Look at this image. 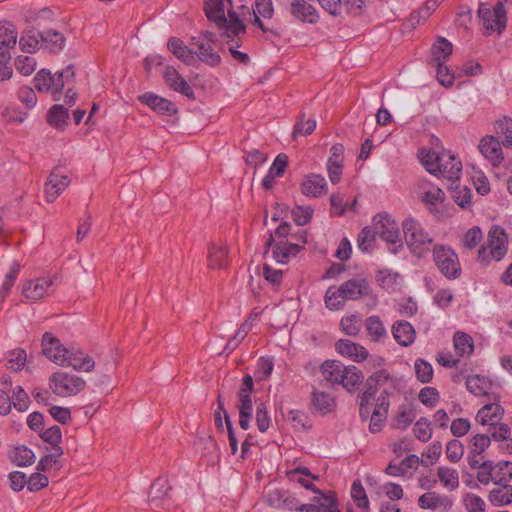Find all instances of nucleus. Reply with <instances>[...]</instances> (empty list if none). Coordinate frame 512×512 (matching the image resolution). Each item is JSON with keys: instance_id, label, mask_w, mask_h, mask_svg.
I'll return each mask as SVG.
<instances>
[{"instance_id": "obj_1", "label": "nucleus", "mask_w": 512, "mask_h": 512, "mask_svg": "<svg viewBox=\"0 0 512 512\" xmlns=\"http://www.w3.org/2000/svg\"><path fill=\"white\" fill-rule=\"evenodd\" d=\"M204 12L207 19L220 31L224 41L230 42L245 35L246 26L238 13L228 8L226 16L224 0H204Z\"/></svg>"}, {"instance_id": "obj_2", "label": "nucleus", "mask_w": 512, "mask_h": 512, "mask_svg": "<svg viewBox=\"0 0 512 512\" xmlns=\"http://www.w3.org/2000/svg\"><path fill=\"white\" fill-rule=\"evenodd\" d=\"M420 160L426 170L434 175L440 174L454 184L462 173V163L450 151L441 152L421 149Z\"/></svg>"}, {"instance_id": "obj_3", "label": "nucleus", "mask_w": 512, "mask_h": 512, "mask_svg": "<svg viewBox=\"0 0 512 512\" xmlns=\"http://www.w3.org/2000/svg\"><path fill=\"white\" fill-rule=\"evenodd\" d=\"M75 80L74 65L70 64L60 72L52 74L48 69L39 70L35 77V87L39 92H50L54 101H60L62 91L66 84H70Z\"/></svg>"}, {"instance_id": "obj_4", "label": "nucleus", "mask_w": 512, "mask_h": 512, "mask_svg": "<svg viewBox=\"0 0 512 512\" xmlns=\"http://www.w3.org/2000/svg\"><path fill=\"white\" fill-rule=\"evenodd\" d=\"M402 229L407 247L418 257H423L433 243V238L424 230L422 225L413 218H407L402 223Z\"/></svg>"}, {"instance_id": "obj_5", "label": "nucleus", "mask_w": 512, "mask_h": 512, "mask_svg": "<svg viewBox=\"0 0 512 512\" xmlns=\"http://www.w3.org/2000/svg\"><path fill=\"white\" fill-rule=\"evenodd\" d=\"M219 40L215 33L209 30H202L197 36L190 38L189 44L194 49V56L211 66L216 67L221 63V56L216 50Z\"/></svg>"}, {"instance_id": "obj_6", "label": "nucleus", "mask_w": 512, "mask_h": 512, "mask_svg": "<svg viewBox=\"0 0 512 512\" xmlns=\"http://www.w3.org/2000/svg\"><path fill=\"white\" fill-rule=\"evenodd\" d=\"M507 244L505 231L500 226H492L487 244L478 251V261L489 264L491 260H502L507 253Z\"/></svg>"}, {"instance_id": "obj_7", "label": "nucleus", "mask_w": 512, "mask_h": 512, "mask_svg": "<svg viewBox=\"0 0 512 512\" xmlns=\"http://www.w3.org/2000/svg\"><path fill=\"white\" fill-rule=\"evenodd\" d=\"M377 235L389 245V250L396 254L403 249L400 229L396 221L387 213L378 214L373 219Z\"/></svg>"}, {"instance_id": "obj_8", "label": "nucleus", "mask_w": 512, "mask_h": 512, "mask_svg": "<svg viewBox=\"0 0 512 512\" xmlns=\"http://www.w3.org/2000/svg\"><path fill=\"white\" fill-rule=\"evenodd\" d=\"M85 386V380L75 374L58 371L49 377V388L59 397L76 396Z\"/></svg>"}, {"instance_id": "obj_9", "label": "nucleus", "mask_w": 512, "mask_h": 512, "mask_svg": "<svg viewBox=\"0 0 512 512\" xmlns=\"http://www.w3.org/2000/svg\"><path fill=\"white\" fill-rule=\"evenodd\" d=\"M433 259L439 271L447 279H457L461 274V266L457 254L450 247L435 245Z\"/></svg>"}, {"instance_id": "obj_10", "label": "nucleus", "mask_w": 512, "mask_h": 512, "mask_svg": "<svg viewBox=\"0 0 512 512\" xmlns=\"http://www.w3.org/2000/svg\"><path fill=\"white\" fill-rule=\"evenodd\" d=\"M478 15L489 34L495 30L500 34L506 28L507 17L502 2H498L492 9L487 4H481Z\"/></svg>"}, {"instance_id": "obj_11", "label": "nucleus", "mask_w": 512, "mask_h": 512, "mask_svg": "<svg viewBox=\"0 0 512 512\" xmlns=\"http://www.w3.org/2000/svg\"><path fill=\"white\" fill-rule=\"evenodd\" d=\"M41 345L43 354L50 361L61 367L65 366L69 350L63 346L57 337L46 332L43 334Z\"/></svg>"}, {"instance_id": "obj_12", "label": "nucleus", "mask_w": 512, "mask_h": 512, "mask_svg": "<svg viewBox=\"0 0 512 512\" xmlns=\"http://www.w3.org/2000/svg\"><path fill=\"white\" fill-rule=\"evenodd\" d=\"M69 184L70 179L67 175L59 174L57 170H53L45 182L44 192L46 200L54 202Z\"/></svg>"}, {"instance_id": "obj_13", "label": "nucleus", "mask_w": 512, "mask_h": 512, "mask_svg": "<svg viewBox=\"0 0 512 512\" xmlns=\"http://www.w3.org/2000/svg\"><path fill=\"white\" fill-rule=\"evenodd\" d=\"M139 101L161 115H174L178 111L176 105L170 100L162 98L152 92H146L140 95Z\"/></svg>"}, {"instance_id": "obj_14", "label": "nucleus", "mask_w": 512, "mask_h": 512, "mask_svg": "<svg viewBox=\"0 0 512 512\" xmlns=\"http://www.w3.org/2000/svg\"><path fill=\"white\" fill-rule=\"evenodd\" d=\"M418 505L421 509L448 512L453 506V501L446 495H440L436 492H427L419 497Z\"/></svg>"}, {"instance_id": "obj_15", "label": "nucleus", "mask_w": 512, "mask_h": 512, "mask_svg": "<svg viewBox=\"0 0 512 512\" xmlns=\"http://www.w3.org/2000/svg\"><path fill=\"white\" fill-rule=\"evenodd\" d=\"M501 145V141H499L495 136H485L480 141L479 150L493 166H498L503 161Z\"/></svg>"}, {"instance_id": "obj_16", "label": "nucleus", "mask_w": 512, "mask_h": 512, "mask_svg": "<svg viewBox=\"0 0 512 512\" xmlns=\"http://www.w3.org/2000/svg\"><path fill=\"white\" fill-rule=\"evenodd\" d=\"M339 287L343 297L347 300H357L370 292L368 282L362 277L350 279Z\"/></svg>"}, {"instance_id": "obj_17", "label": "nucleus", "mask_w": 512, "mask_h": 512, "mask_svg": "<svg viewBox=\"0 0 512 512\" xmlns=\"http://www.w3.org/2000/svg\"><path fill=\"white\" fill-rule=\"evenodd\" d=\"M52 284V280L44 277L30 280L23 285L22 293L27 299L40 300L49 294Z\"/></svg>"}, {"instance_id": "obj_18", "label": "nucleus", "mask_w": 512, "mask_h": 512, "mask_svg": "<svg viewBox=\"0 0 512 512\" xmlns=\"http://www.w3.org/2000/svg\"><path fill=\"white\" fill-rule=\"evenodd\" d=\"M327 182L319 174H308L304 177L300 189L303 195L307 197H319L326 192Z\"/></svg>"}, {"instance_id": "obj_19", "label": "nucleus", "mask_w": 512, "mask_h": 512, "mask_svg": "<svg viewBox=\"0 0 512 512\" xmlns=\"http://www.w3.org/2000/svg\"><path fill=\"white\" fill-rule=\"evenodd\" d=\"M335 349L339 354L355 362H361L368 357V351L365 347L347 339L338 340L335 343Z\"/></svg>"}, {"instance_id": "obj_20", "label": "nucleus", "mask_w": 512, "mask_h": 512, "mask_svg": "<svg viewBox=\"0 0 512 512\" xmlns=\"http://www.w3.org/2000/svg\"><path fill=\"white\" fill-rule=\"evenodd\" d=\"M389 380V374L385 371H377L366 380V390L360 396L359 406L370 405L379 386L384 385Z\"/></svg>"}, {"instance_id": "obj_21", "label": "nucleus", "mask_w": 512, "mask_h": 512, "mask_svg": "<svg viewBox=\"0 0 512 512\" xmlns=\"http://www.w3.org/2000/svg\"><path fill=\"white\" fill-rule=\"evenodd\" d=\"M164 78L167 85L189 99H194L195 94L187 81L172 67H167L164 72Z\"/></svg>"}, {"instance_id": "obj_22", "label": "nucleus", "mask_w": 512, "mask_h": 512, "mask_svg": "<svg viewBox=\"0 0 512 512\" xmlns=\"http://www.w3.org/2000/svg\"><path fill=\"white\" fill-rule=\"evenodd\" d=\"M17 43V31L13 24L4 22L0 24V57L11 58L10 49Z\"/></svg>"}, {"instance_id": "obj_23", "label": "nucleus", "mask_w": 512, "mask_h": 512, "mask_svg": "<svg viewBox=\"0 0 512 512\" xmlns=\"http://www.w3.org/2000/svg\"><path fill=\"white\" fill-rule=\"evenodd\" d=\"M64 367H72L76 371L91 372L95 367V361L81 350L70 351L67 355Z\"/></svg>"}, {"instance_id": "obj_24", "label": "nucleus", "mask_w": 512, "mask_h": 512, "mask_svg": "<svg viewBox=\"0 0 512 512\" xmlns=\"http://www.w3.org/2000/svg\"><path fill=\"white\" fill-rule=\"evenodd\" d=\"M392 334L395 341L404 347L410 346L416 337L414 327L406 320L396 321L392 326Z\"/></svg>"}, {"instance_id": "obj_25", "label": "nucleus", "mask_w": 512, "mask_h": 512, "mask_svg": "<svg viewBox=\"0 0 512 512\" xmlns=\"http://www.w3.org/2000/svg\"><path fill=\"white\" fill-rule=\"evenodd\" d=\"M504 409L498 403L484 405L477 413L476 420L482 425L495 426L496 421L501 420Z\"/></svg>"}, {"instance_id": "obj_26", "label": "nucleus", "mask_w": 512, "mask_h": 512, "mask_svg": "<svg viewBox=\"0 0 512 512\" xmlns=\"http://www.w3.org/2000/svg\"><path fill=\"white\" fill-rule=\"evenodd\" d=\"M167 47L169 51L186 65H191L195 62L194 49L185 45L181 39L171 37L168 40Z\"/></svg>"}, {"instance_id": "obj_27", "label": "nucleus", "mask_w": 512, "mask_h": 512, "mask_svg": "<svg viewBox=\"0 0 512 512\" xmlns=\"http://www.w3.org/2000/svg\"><path fill=\"white\" fill-rule=\"evenodd\" d=\"M344 371L345 365L337 360H327L321 366L324 379L331 384L343 382Z\"/></svg>"}, {"instance_id": "obj_28", "label": "nucleus", "mask_w": 512, "mask_h": 512, "mask_svg": "<svg viewBox=\"0 0 512 512\" xmlns=\"http://www.w3.org/2000/svg\"><path fill=\"white\" fill-rule=\"evenodd\" d=\"M170 486L166 479L158 478L156 479L150 487L148 501L152 508H157L161 506L164 499L168 496V492L170 491Z\"/></svg>"}, {"instance_id": "obj_29", "label": "nucleus", "mask_w": 512, "mask_h": 512, "mask_svg": "<svg viewBox=\"0 0 512 512\" xmlns=\"http://www.w3.org/2000/svg\"><path fill=\"white\" fill-rule=\"evenodd\" d=\"M419 464H424V462L417 455L411 454L398 465L390 463L385 472L390 476H401L405 475L410 469L416 470Z\"/></svg>"}, {"instance_id": "obj_30", "label": "nucleus", "mask_w": 512, "mask_h": 512, "mask_svg": "<svg viewBox=\"0 0 512 512\" xmlns=\"http://www.w3.org/2000/svg\"><path fill=\"white\" fill-rule=\"evenodd\" d=\"M499 487L490 491L488 495L489 502L495 506H507L512 503V485L508 483L497 484Z\"/></svg>"}, {"instance_id": "obj_31", "label": "nucleus", "mask_w": 512, "mask_h": 512, "mask_svg": "<svg viewBox=\"0 0 512 512\" xmlns=\"http://www.w3.org/2000/svg\"><path fill=\"white\" fill-rule=\"evenodd\" d=\"M494 131L497 139L505 148H512V119L504 116L494 124Z\"/></svg>"}, {"instance_id": "obj_32", "label": "nucleus", "mask_w": 512, "mask_h": 512, "mask_svg": "<svg viewBox=\"0 0 512 512\" xmlns=\"http://www.w3.org/2000/svg\"><path fill=\"white\" fill-rule=\"evenodd\" d=\"M303 246L296 243L280 242L273 249V257L276 262L285 264L291 256H296Z\"/></svg>"}, {"instance_id": "obj_33", "label": "nucleus", "mask_w": 512, "mask_h": 512, "mask_svg": "<svg viewBox=\"0 0 512 512\" xmlns=\"http://www.w3.org/2000/svg\"><path fill=\"white\" fill-rule=\"evenodd\" d=\"M9 459L16 466L26 467L32 465L35 462L36 457L34 452L30 448L22 445L14 447L9 452Z\"/></svg>"}, {"instance_id": "obj_34", "label": "nucleus", "mask_w": 512, "mask_h": 512, "mask_svg": "<svg viewBox=\"0 0 512 512\" xmlns=\"http://www.w3.org/2000/svg\"><path fill=\"white\" fill-rule=\"evenodd\" d=\"M416 418V411L412 406L402 405L398 408L392 419V427L398 430H405Z\"/></svg>"}, {"instance_id": "obj_35", "label": "nucleus", "mask_w": 512, "mask_h": 512, "mask_svg": "<svg viewBox=\"0 0 512 512\" xmlns=\"http://www.w3.org/2000/svg\"><path fill=\"white\" fill-rule=\"evenodd\" d=\"M65 43L64 36L54 30H47L42 32L41 36V46L52 53L60 52Z\"/></svg>"}, {"instance_id": "obj_36", "label": "nucleus", "mask_w": 512, "mask_h": 512, "mask_svg": "<svg viewBox=\"0 0 512 512\" xmlns=\"http://www.w3.org/2000/svg\"><path fill=\"white\" fill-rule=\"evenodd\" d=\"M364 376L362 372L353 365L345 366V371L343 372V382L340 384L348 391L354 392L357 390L358 386L363 382Z\"/></svg>"}, {"instance_id": "obj_37", "label": "nucleus", "mask_w": 512, "mask_h": 512, "mask_svg": "<svg viewBox=\"0 0 512 512\" xmlns=\"http://www.w3.org/2000/svg\"><path fill=\"white\" fill-rule=\"evenodd\" d=\"M42 32L36 30L24 31L19 40L21 50L26 53L36 52L41 45Z\"/></svg>"}, {"instance_id": "obj_38", "label": "nucleus", "mask_w": 512, "mask_h": 512, "mask_svg": "<svg viewBox=\"0 0 512 512\" xmlns=\"http://www.w3.org/2000/svg\"><path fill=\"white\" fill-rule=\"evenodd\" d=\"M466 387L472 394L476 396H488L491 389V382L479 375H472L466 379Z\"/></svg>"}, {"instance_id": "obj_39", "label": "nucleus", "mask_w": 512, "mask_h": 512, "mask_svg": "<svg viewBox=\"0 0 512 512\" xmlns=\"http://www.w3.org/2000/svg\"><path fill=\"white\" fill-rule=\"evenodd\" d=\"M195 445L205 456H212V461L216 462L220 458L219 446L216 440L211 436L198 437Z\"/></svg>"}, {"instance_id": "obj_40", "label": "nucleus", "mask_w": 512, "mask_h": 512, "mask_svg": "<svg viewBox=\"0 0 512 512\" xmlns=\"http://www.w3.org/2000/svg\"><path fill=\"white\" fill-rule=\"evenodd\" d=\"M227 248L222 244L212 243L208 252L210 268H223L226 266Z\"/></svg>"}, {"instance_id": "obj_41", "label": "nucleus", "mask_w": 512, "mask_h": 512, "mask_svg": "<svg viewBox=\"0 0 512 512\" xmlns=\"http://www.w3.org/2000/svg\"><path fill=\"white\" fill-rule=\"evenodd\" d=\"M68 116V111L63 105L55 104L48 111L47 121L51 126L62 130L67 124Z\"/></svg>"}, {"instance_id": "obj_42", "label": "nucleus", "mask_w": 512, "mask_h": 512, "mask_svg": "<svg viewBox=\"0 0 512 512\" xmlns=\"http://www.w3.org/2000/svg\"><path fill=\"white\" fill-rule=\"evenodd\" d=\"M452 50V43L443 37H439L432 46V57L435 64L445 63L452 54Z\"/></svg>"}, {"instance_id": "obj_43", "label": "nucleus", "mask_w": 512, "mask_h": 512, "mask_svg": "<svg viewBox=\"0 0 512 512\" xmlns=\"http://www.w3.org/2000/svg\"><path fill=\"white\" fill-rule=\"evenodd\" d=\"M454 347L459 356L471 355L474 350L473 339L464 332H456L453 337Z\"/></svg>"}, {"instance_id": "obj_44", "label": "nucleus", "mask_w": 512, "mask_h": 512, "mask_svg": "<svg viewBox=\"0 0 512 512\" xmlns=\"http://www.w3.org/2000/svg\"><path fill=\"white\" fill-rule=\"evenodd\" d=\"M312 405L316 411H319L321 414H327L333 410L335 401L325 392L314 391L312 394Z\"/></svg>"}, {"instance_id": "obj_45", "label": "nucleus", "mask_w": 512, "mask_h": 512, "mask_svg": "<svg viewBox=\"0 0 512 512\" xmlns=\"http://www.w3.org/2000/svg\"><path fill=\"white\" fill-rule=\"evenodd\" d=\"M437 475L442 485L448 490H455L459 487L458 472L449 467H438Z\"/></svg>"}, {"instance_id": "obj_46", "label": "nucleus", "mask_w": 512, "mask_h": 512, "mask_svg": "<svg viewBox=\"0 0 512 512\" xmlns=\"http://www.w3.org/2000/svg\"><path fill=\"white\" fill-rule=\"evenodd\" d=\"M365 327L371 340L378 342L386 336V330L382 321L377 316H370L366 319Z\"/></svg>"}, {"instance_id": "obj_47", "label": "nucleus", "mask_w": 512, "mask_h": 512, "mask_svg": "<svg viewBox=\"0 0 512 512\" xmlns=\"http://www.w3.org/2000/svg\"><path fill=\"white\" fill-rule=\"evenodd\" d=\"M449 189L451 191V197L459 207L462 209H469L471 207L472 192L467 186H451Z\"/></svg>"}, {"instance_id": "obj_48", "label": "nucleus", "mask_w": 512, "mask_h": 512, "mask_svg": "<svg viewBox=\"0 0 512 512\" xmlns=\"http://www.w3.org/2000/svg\"><path fill=\"white\" fill-rule=\"evenodd\" d=\"M341 329L342 331L350 336L357 335L362 327V319L359 315H350L343 317L341 320Z\"/></svg>"}, {"instance_id": "obj_49", "label": "nucleus", "mask_w": 512, "mask_h": 512, "mask_svg": "<svg viewBox=\"0 0 512 512\" xmlns=\"http://www.w3.org/2000/svg\"><path fill=\"white\" fill-rule=\"evenodd\" d=\"M351 497L356 503L357 507L361 509L369 508V500L360 480H355L353 482L351 487Z\"/></svg>"}, {"instance_id": "obj_50", "label": "nucleus", "mask_w": 512, "mask_h": 512, "mask_svg": "<svg viewBox=\"0 0 512 512\" xmlns=\"http://www.w3.org/2000/svg\"><path fill=\"white\" fill-rule=\"evenodd\" d=\"M63 455V448L56 447L52 448V452L50 454L45 455L40 459L37 465L38 471H46L50 470L54 465L59 464V458Z\"/></svg>"}, {"instance_id": "obj_51", "label": "nucleus", "mask_w": 512, "mask_h": 512, "mask_svg": "<svg viewBox=\"0 0 512 512\" xmlns=\"http://www.w3.org/2000/svg\"><path fill=\"white\" fill-rule=\"evenodd\" d=\"M415 437L421 442H427L432 437L431 422L421 417L414 425L413 428Z\"/></svg>"}, {"instance_id": "obj_52", "label": "nucleus", "mask_w": 512, "mask_h": 512, "mask_svg": "<svg viewBox=\"0 0 512 512\" xmlns=\"http://www.w3.org/2000/svg\"><path fill=\"white\" fill-rule=\"evenodd\" d=\"M274 363L271 358L260 357L257 361V368L254 372L256 381H265L273 371Z\"/></svg>"}, {"instance_id": "obj_53", "label": "nucleus", "mask_w": 512, "mask_h": 512, "mask_svg": "<svg viewBox=\"0 0 512 512\" xmlns=\"http://www.w3.org/2000/svg\"><path fill=\"white\" fill-rule=\"evenodd\" d=\"M27 359L26 352L23 349H15L7 354V367L13 371H19L25 365Z\"/></svg>"}, {"instance_id": "obj_54", "label": "nucleus", "mask_w": 512, "mask_h": 512, "mask_svg": "<svg viewBox=\"0 0 512 512\" xmlns=\"http://www.w3.org/2000/svg\"><path fill=\"white\" fill-rule=\"evenodd\" d=\"M345 298L338 289L329 288L325 294V304L330 310H339L344 306Z\"/></svg>"}, {"instance_id": "obj_55", "label": "nucleus", "mask_w": 512, "mask_h": 512, "mask_svg": "<svg viewBox=\"0 0 512 512\" xmlns=\"http://www.w3.org/2000/svg\"><path fill=\"white\" fill-rule=\"evenodd\" d=\"M270 416L264 402L256 401V422L258 430L262 433L266 432L270 427Z\"/></svg>"}, {"instance_id": "obj_56", "label": "nucleus", "mask_w": 512, "mask_h": 512, "mask_svg": "<svg viewBox=\"0 0 512 512\" xmlns=\"http://www.w3.org/2000/svg\"><path fill=\"white\" fill-rule=\"evenodd\" d=\"M417 379L422 383H429L433 377V368L430 363L417 359L414 364Z\"/></svg>"}, {"instance_id": "obj_57", "label": "nucleus", "mask_w": 512, "mask_h": 512, "mask_svg": "<svg viewBox=\"0 0 512 512\" xmlns=\"http://www.w3.org/2000/svg\"><path fill=\"white\" fill-rule=\"evenodd\" d=\"M316 128V120L313 118L305 119V115L302 114L294 126L293 137L297 135H310Z\"/></svg>"}, {"instance_id": "obj_58", "label": "nucleus", "mask_w": 512, "mask_h": 512, "mask_svg": "<svg viewBox=\"0 0 512 512\" xmlns=\"http://www.w3.org/2000/svg\"><path fill=\"white\" fill-rule=\"evenodd\" d=\"M20 271V265L16 262H14L10 268V271L6 274L5 279L1 285L0 288V296L2 298L6 297L7 294L10 292L11 288L13 287L18 273Z\"/></svg>"}, {"instance_id": "obj_59", "label": "nucleus", "mask_w": 512, "mask_h": 512, "mask_svg": "<svg viewBox=\"0 0 512 512\" xmlns=\"http://www.w3.org/2000/svg\"><path fill=\"white\" fill-rule=\"evenodd\" d=\"M15 68L22 75L29 76L36 69V61L30 56H18L15 59Z\"/></svg>"}, {"instance_id": "obj_60", "label": "nucleus", "mask_w": 512, "mask_h": 512, "mask_svg": "<svg viewBox=\"0 0 512 512\" xmlns=\"http://www.w3.org/2000/svg\"><path fill=\"white\" fill-rule=\"evenodd\" d=\"M41 438L44 442L49 443L52 448L61 447L59 445L62 440L61 428L58 425H53L41 433Z\"/></svg>"}, {"instance_id": "obj_61", "label": "nucleus", "mask_w": 512, "mask_h": 512, "mask_svg": "<svg viewBox=\"0 0 512 512\" xmlns=\"http://www.w3.org/2000/svg\"><path fill=\"white\" fill-rule=\"evenodd\" d=\"M498 473L495 475V484H505L512 479V462L501 461L496 465Z\"/></svg>"}, {"instance_id": "obj_62", "label": "nucleus", "mask_w": 512, "mask_h": 512, "mask_svg": "<svg viewBox=\"0 0 512 512\" xmlns=\"http://www.w3.org/2000/svg\"><path fill=\"white\" fill-rule=\"evenodd\" d=\"M291 214L294 222L299 226H303L311 220L313 209L310 206H296Z\"/></svg>"}, {"instance_id": "obj_63", "label": "nucleus", "mask_w": 512, "mask_h": 512, "mask_svg": "<svg viewBox=\"0 0 512 512\" xmlns=\"http://www.w3.org/2000/svg\"><path fill=\"white\" fill-rule=\"evenodd\" d=\"M418 398L422 404L428 407H434L440 399L438 391L430 386L422 388Z\"/></svg>"}, {"instance_id": "obj_64", "label": "nucleus", "mask_w": 512, "mask_h": 512, "mask_svg": "<svg viewBox=\"0 0 512 512\" xmlns=\"http://www.w3.org/2000/svg\"><path fill=\"white\" fill-rule=\"evenodd\" d=\"M464 454V446L459 440H451L446 446V456L453 462L457 463L461 460Z\"/></svg>"}]
</instances>
